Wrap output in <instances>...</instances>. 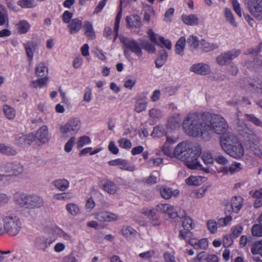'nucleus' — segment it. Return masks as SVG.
<instances>
[{
  "instance_id": "obj_1",
  "label": "nucleus",
  "mask_w": 262,
  "mask_h": 262,
  "mask_svg": "<svg viewBox=\"0 0 262 262\" xmlns=\"http://www.w3.org/2000/svg\"><path fill=\"white\" fill-rule=\"evenodd\" d=\"M201 154V146L181 142L177 145L173 151V155L185 163L186 166L191 169H200L206 173L209 172V168L203 167L198 160Z\"/></svg>"
},
{
  "instance_id": "obj_2",
  "label": "nucleus",
  "mask_w": 262,
  "mask_h": 262,
  "mask_svg": "<svg viewBox=\"0 0 262 262\" xmlns=\"http://www.w3.org/2000/svg\"><path fill=\"white\" fill-rule=\"evenodd\" d=\"M205 113L200 114L195 112L188 113L183 121V128L189 136L209 139L206 127Z\"/></svg>"
},
{
  "instance_id": "obj_3",
  "label": "nucleus",
  "mask_w": 262,
  "mask_h": 262,
  "mask_svg": "<svg viewBox=\"0 0 262 262\" xmlns=\"http://www.w3.org/2000/svg\"><path fill=\"white\" fill-rule=\"evenodd\" d=\"M205 114L206 127L209 134V138L211 137L213 133L222 134L227 131L228 125L222 116L208 112H206Z\"/></svg>"
},
{
  "instance_id": "obj_4",
  "label": "nucleus",
  "mask_w": 262,
  "mask_h": 262,
  "mask_svg": "<svg viewBox=\"0 0 262 262\" xmlns=\"http://www.w3.org/2000/svg\"><path fill=\"white\" fill-rule=\"evenodd\" d=\"M15 203L20 206L27 208H37L43 205V199L36 194H28L17 192L14 195Z\"/></svg>"
},
{
  "instance_id": "obj_5",
  "label": "nucleus",
  "mask_w": 262,
  "mask_h": 262,
  "mask_svg": "<svg viewBox=\"0 0 262 262\" xmlns=\"http://www.w3.org/2000/svg\"><path fill=\"white\" fill-rule=\"evenodd\" d=\"M4 223L5 233L11 236L17 235L22 229V223L19 218L16 215L10 213L2 216Z\"/></svg>"
},
{
  "instance_id": "obj_6",
  "label": "nucleus",
  "mask_w": 262,
  "mask_h": 262,
  "mask_svg": "<svg viewBox=\"0 0 262 262\" xmlns=\"http://www.w3.org/2000/svg\"><path fill=\"white\" fill-rule=\"evenodd\" d=\"M81 122L77 117L70 119L65 124L59 127V131L62 137L66 138L69 135L76 134L80 129Z\"/></svg>"
},
{
  "instance_id": "obj_7",
  "label": "nucleus",
  "mask_w": 262,
  "mask_h": 262,
  "mask_svg": "<svg viewBox=\"0 0 262 262\" xmlns=\"http://www.w3.org/2000/svg\"><path fill=\"white\" fill-rule=\"evenodd\" d=\"M241 53L239 50L233 49L225 52L216 57L217 63L221 66L228 64L233 59L236 58Z\"/></svg>"
},
{
  "instance_id": "obj_8",
  "label": "nucleus",
  "mask_w": 262,
  "mask_h": 262,
  "mask_svg": "<svg viewBox=\"0 0 262 262\" xmlns=\"http://www.w3.org/2000/svg\"><path fill=\"white\" fill-rule=\"evenodd\" d=\"M119 39L127 49L134 53L137 56H141L142 49L139 43L136 41L121 36H119Z\"/></svg>"
},
{
  "instance_id": "obj_9",
  "label": "nucleus",
  "mask_w": 262,
  "mask_h": 262,
  "mask_svg": "<svg viewBox=\"0 0 262 262\" xmlns=\"http://www.w3.org/2000/svg\"><path fill=\"white\" fill-rule=\"evenodd\" d=\"M247 5L251 14L262 20V0H248Z\"/></svg>"
},
{
  "instance_id": "obj_10",
  "label": "nucleus",
  "mask_w": 262,
  "mask_h": 262,
  "mask_svg": "<svg viewBox=\"0 0 262 262\" xmlns=\"http://www.w3.org/2000/svg\"><path fill=\"white\" fill-rule=\"evenodd\" d=\"M34 137L42 144L48 143L51 139L48 126L43 125L40 127L37 130Z\"/></svg>"
},
{
  "instance_id": "obj_11",
  "label": "nucleus",
  "mask_w": 262,
  "mask_h": 262,
  "mask_svg": "<svg viewBox=\"0 0 262 262\" xmlns=\"http://www.w3.org/2000/svg\"><path fill=\"white\" fill-rule=\"evenodd\" d=\"M224 150L231 157L235 158H240L244 154L243 147L239 142L226 148V149Z\"/></svg>"
},
{
  "instance_id": "obj_12",
  "label": "nucleus",
  "mask_w": 262,
  "mask_h": 262,
  "mask_svg": "<svg viewBox=\"0 0 262 262\" xmlns=\"http://www.w3.org/2000/svg\"><path fill=\"white\" fill-rule=\"evenodd\" d=\"M239 142L238 138L231 133H227L224 135L220 139L221 146L223 150L226 148Z\"/></svg>"
},
{
  "instance_id": "obj_13",
  "label": "nucleus",
  "mask_w": 262,
  "mask_h": 262,
  "mask_svg": "<svg viewBox=\"0 0 262 262\" xmlns=\"http://www.w3.org/2000/svg\"><path fill=\"white\" fill-rule=\"evenodd\" d=\"M243 199L239 196H235L232 198L230 205H227L225 209V213L227 212H230V209H232V211L237 213L241 209L243 204Z\"/></svg>"
},
{
  "instance_id": "obj_14",
  "label": "nucleus",
  "mask_w": 262,
  "mask_h": 262,
  "mask_svg": "<svg viewBox=\"0 0 262 262\" xmlns=\"http://www.w3.org/2000/svg\"><path fill=\"white\" fill-rule=\"evenodd\" d=\"M34 140V135L32 134L26 135L20 134L16 137V143L20 146L24 147L30 145Z\"/></svg>"
},
{
  "instance_id": "obj_15",
  "label": "nucleus",
  "mask_w": 262,
  "mask_h": 262,
  "mask_svg": "<svg viewBox=\"0 0 262 262\" xmlns=\"http://www.w3.org/2000/svg\"><path fill=\"white\" fill-rule=\"evenodd\" d=\"M190 71L197 74L205 75L210 73V68L206 63H199L193 64L190 68Z\"/></svg>"
},
{
  "instance_id": "obj_16",
  "label": "nucleus",
  "mask_w": 262,
  "mask_h": 262,
  "mask_svg": "<svg viewBox=\"0 0 262 262\" xmlns=\"http://www.w3.org/2000/svg\"><path fill=\"white\" fill-rule=\"evenodd\" d=\"M31 27L29 22L25 19L19 20L15 25V30L18 34H27Z\"/></svg>"
},
{
  "instance_id": "obj_17",
  "label": "nucleus",
  "mask_w": 262,
  "mask_h": 262,
  "mask_svg": "<svg viewBox=\"0 0 262 262\" xmlns=\"http://www.w3.org/2000/svg\"><path fill=\"white\" fill-rule=\"evenodd\" d=\"M51 243H48V238L43 236H39L36 237L33 243L34 247L38 250H42L45 251L49 246Z\"/></svg>"
},
{
  "instance_id": "obj_18",
  "label": "nucleus",
  "mask_w": 262,
  "mask_h": 262,
  "mask_svg": "<svg viewBox=\"0 0 262 262\" xmlns=\"http://www.w3.org/2000/svg\"><path fill=\"white\" fill-rule=\"evenodd\" d=\"M188 243L192 246L195 249H206L208 246V243L206 238H203L198 240L195 238H190L188 241Z\"/></svg>"
},
{
  "instance_id": "obj_19",
  "label": "nucleus",
  "mask_w": 262,
  "mask_h": 262,
  "mask_svg": "<svg viewBox=\"0 0 262 262\" xmlns=\"http://www.w3.org/2000/svg\"><path fill=\"white\" fill-rule=\"evenodd\" d=\"M95 218L100 222H111L114 220V215L107 211H99L94 213Z\"/></svg>"
},
{
  "instance_id": "obj_20",
  "label": "nucleus",
  "mask_w": 262,
  "mask_h": 262,
  "mask_svg": "<svg viewBox=\"0 0 262 262\" xmlns=\"http://www.w3.org/2000/svg\"><path fill=\"white\" fill-rule=\"evenodd\" d=\"M68 27L71 34L77 33L82 28V21L78 18H74L70 21Z\"/></svg>"
},
{
  "instance_id": "obj_21",
  "label": "nucleus",
  "mask_w": 262,
  "mask_h": 262,
  "mask_svg": "<svg viewBox=\"0 0 262 262\" xmlns=\"http://www.w3.org/2000/svg\"><path fill=\"white\" fill-rule=\"evenodd\" d=\"M126 20L130 28H138L141 26V18L138 15H132L127 17Z\"/></svg>"
},
{
  "instance_id": "obj_22",
  "label": "nucleus",
  "mask_w": 262,
  "mask_h": 262,
  "mask_svg": "<svg viewBox=\"0 0 262 262\" xmlns=\"http://www.w3.org/2000/svg\"><path fill=\"white\" fill-rule=\"evenodd\" d=\"M35 74L39 77H48V69L45 63L39 62L36 65Z\"/></svg>"
},
{
  "instance_id": "obj_23",
  "label": "nucleus",
  "mask_w": 262,
  "mask_h": 262,
  "mask_svg": "<svg viewBox=\"0 0 262 262\" xmlns=\"http://www.w3.org/2000/svg\"><path fill=\"white\" fill-rule=\"evenodd\" d=\"M66 208L67 212L72 216H75L81 212V209L77 204L70 203L66 205Z\"/></svg>"
},
{
  "instance_id": "obj_24",
  "label": "nucleus",
  "mask_w": 262,
  "mask_h": 262,
  "mask_svg": "<svg viewBox=\"0 0 262 262\" xmlns=\"http://www.w3.org/2000/svg\"><path fill=\"white\" fill-rule=\"evenodd\" d=\"M182 18L183 22L187 25L196 26L199 24V18L195 14L183 15Z\"/></svg>"
},
{
  "instance_id": "obj_25",
  "label": "nucleus",
  "mask_w": 262,
  "mask_h": 262,
  "mask_svg": "<svg viewBox=\"0 0 262 262\" xmlns=\"http://www.w3.org/2000/svg\"><path fill=\"white\" fill-rule=\"evenodd\" d=\"M186 39L184 37H180L175 45L176 53L183 56L184 54V49L185 47Z\"/></svg>"
},
{
  "instance_id": "obj_26",
  "label": "nucleus",
  "mask_w": 262,
  "mask_h": 262,
  "mask_svg": "<svg viewBox=\"0 0 262 262\" xmlns=\"http://www.w3.org/2000/svg\"><path fill=\"white\" fill-rule=\"evenodd\" d=\"M160 192L161 196L164 199H169L172 195L176 196L179 193L177 190L172 192L170 188L165 186H162L160 188Z\"/></svg>"
},
{
  "instance_id": "obj_27",
  "label": "nucleus",
  "mask_w": 262,
  "mask_h": 262,
  "mask_svg": "<svg viewBox=\"0 0 262 262\" xmlns=\"http://www.w3.org/2000/svg\"><path fill=\"white\" fill-rule=\"evenodd\" d=\"M83 29L85 36L90 39H93L95 37V33L92 24L89 21H86L84 25Z\"/></svg>"
},
{
  "instance_id": "obj_28",
  "label": "nucleus",
  "mask_w": 262,
  "mask_h": 262,
  "mask_svg": "<svg viewBox=\"0 0 262 262\" xmlns=\"http://www.w3.org/2000/svg\"><path fill=\"white\" fill-rule=\"evenodd\" d=\"M143 213L146 215L151 220V223L154 226L160 225V222L159 217L156 215V212L154 210H146L144 211Z\"/></svg>"
},
{
  "instance_id": "obj_29",
  "label": "nucleus",
  "mask_w": 262,
  "mask_h": 262,
  "mask_svg": "<svg viewBox=\"0 0 262 262\" xmlns=\"http://www.w3.org/2000/svg\"><path fill=\"white\" fill-rule=\"evenodd\" d=\"M159 57L155 61V64L157 68L161 67L165 62L167 58V52L164 49H162L159 51Z\"/></svg>"
},
{
  "instance_id": "obj_30",
  "label": "nucleus",
  "mask_w": 262,
  "mask_h": 262,
  "mask_svg": "<svg viewBox=\"0 0 262 262\" xmlns=\"http://www.w3.org/2000/svg\"><path fill=\"white\" fill-rule=\"evenodd\" d=\"M101 185L105 191L110 194L114 193V185L113 182L104 179L101 181Z\"/></svg>"
},
{
  "instance_id": "obj_31",
  "label": "nucleus",
  "mask_w": 262,
  "mask_h": 262,
  "mask_svg": "<svg viewBox=\"0 0 262 262\" xmlns=\"http://www.w3.org/2000/svg\"><path fill=\"white\" fill-rule=\"evenodd\" d=\"M54 185L58 190L64 191L69 187L70 183L66 179H59L54 182Z\"/></svg>"
},
{
  "instance_id": "obj_32",
  "label": "nucleus",
  "mask_w": 262,
  "mask_h": 262,
  "mask_svg": "<svg viewBox=\"0 0 262 262\" xmlns=\"http://www.w3.org/2000/svg\"><path fill=\"white\" fill-rule=\"evenodd\" d=\"M91 143V139L89 136H82L77 139L76 144L77 148L81 149L83 147L90 144Z\"/></svg>"
},
{
  "instance_id": "obj_33",
  "label": "nucleus",
  "mask_w": 262,
  "mask_h": 262,
  "mask_svg": "<svg viewBox=\"0 0 262 262\" xmlns=\"http://www.w3.org/2000/svg\"><path fill=\"white\" fill-rule=\"evenodd\" d=\"M116 165H118L120 168L123 170L130 171H133L135 170V166L129 165L125 160L117 159L116 160Z\"/></svg>"
},
{
  "instance_id": "obj_34",
  "label": "nucleus",
  "mask_w": 262,
  "mask_h": 262,
  "mask_svg": "<svg viewBox=\"0 0 262 262\" xmlns=\"http://www.w3.org/2000/svg\"><path fill=\"white\" fill-rule=\"evenodd\" d=\"M17 5L22 8L31 9L35 7L37 3L35 0H19Z\"/></svg>"
},
{
  "instance_id": "obj_35",
  "label": "nucleus",
  "mask_w": 262,
  "mask_h": 262,
  "mask_svg": "<svg viewBox=\"0 0 262 262\" xmlns=\"http://www.w3.org/2000/svg\"><path fill=\"white\" fill-rule=\"evenodd\" d=\"M250 91L255 93L262 94V82L253 81L249 83Z\"/></svg>"
},
{
  "instance_id": "obj_36",
  "label": "nucleus",
  "mask_w": 262,
  "mask_h": 262,
  "mask_svg": "<svg viewBox=\"0 0 262 262\" xmlns=\"http://www.w3.org/2000/svg\"><path fill=\"white\" fill-rule=\"evenodd\" d=\"M48 80V77H40L31 81V86L34 88H42L47 84Z\"/></svg>"
},
{
  "instance_id": "obj_37",
  "label": "nucleus",
  "mask_w": 262,
  "mask_h": 262,
  "mask_svg": "<svg viewBox=\"0 0 262 262\" xmlns=\"http://www.w3.org/2000/svg\"><path fill=\"white\" fill-rule=\"evenodd\" d=\"M10 173L14 175H18L23 173L24 171L23 166L17 163H11Z\"/></svg>"
},
{
  "instance_id": "obj_38",
  "label": "nucleus",
  "mask_w": 262,
  "mask_h": 262,
  "mask_svg": "<svg viewBox=\"0 0 262 262\" xmlns=\"http://www.w3.org/2000/svg\"><path fill=\"white\" fill-rule=\"evenodd\" d=\"M169 209H167V211L166 214H167L170 218L175 219L177 217H179L181 218L183 217L185 215V211L183 210V214L182 215L179 214L177 209L173 206L170 205H169Z\"/></svg>"
},
{
  "instance_id": "obj_39",
  "label": "nucleus",
  "mask_w": 262,
  "mask_h": 262,
  "mask_svg": "<svg viewBox=\"0 0 262 262\" xmlns=\"http://www.w3.org/2000/svg\"><path fill=\"white\" fill-rule=\"evenodd\" d=\"M236 128L239 134L243 136H245L250 130L246 124L243 122H240L238 120L236 123Z\"/></svg>"
},
{
  "instance_id": "obj_40",
  "label": "nucleus",
  "mask_w": 262,
  "mask_h": 262,
  "mask_svg": "<svg viewBox=\"0 0 262 262\" xmlns=\"http://www.w3.org/2000/svg\"><path fill=\"white\" fill-rule=\"evenodd\" d=\"M146 103L145 99H139L135 104V111L138 113L145 111L146 108Z\"/></svg>"
},
{
  "instance_id": "obj_41",
  "label": "nucleus",
  "mask_w": 262,
  "mask_h": 262,
  "mask_svg": "<svg viewBox=\"0 0 262 262\" xmlns=\"http://www.w3.org/2000/svg\"><path fill=\"white\" fill-rule=\"evenodd\" d=\"M0 152L6 155L11 156L15 155L16 154L15 150L3 143H0Z\"/></svg>"
},
{
  "instance_id": "obj_42",
  "label": "nucleus",
  "mask_w": 262,
  "mask_h": 262,
  "mask_svg": "<svg viewBox=\"0 0 262 262\" xmlns=\"http://www.w3.org/2000/svg\"><path fill=\"white\" fill-rule=\"evenodd\" d=\"M3 112L6 117L9 119H12L15 116V110L8 105H5L3 106Z\"/></svg>"
},
{
  "instance_id": "obj_43",
  "label": "nucleus",
  "mask_w": 262,
  "mask_h": 262,
  "mask_svg": "<svg viewBox=\"0 0 262 262\" xmlns=\"http://www.w3.org/2000/svg\"><path fill=\"white\" fill-rule=\"evenodd\" d=\"M225 15L227 21L233 27H237V24L234 20L233 15L230 9L227 8L225 9Z\"/></svg>"
},
{
  "instance_id": "obj_44",
  "label": "nucleus",
  "mask_w": 262,
  "mask_h": 262,
  "mask_svg": "<svg viewBox=\"0 0 262 262\" xmlns=\"http://www.w3.org/2000/svg\"><path fill=\"white\" fill-rule=\"evenodd\" d=\"M202 178L201 177L190 176L185 181L188 185L198 186L200 185Z\"/></svg>"
},
{
  "instance_id": "obj_45",
  "label": "nucleus",
  "mask_w": 262,
  "mask_h": 262,
  "mask_svg": "<svg viewBox=\"0 0 262 262\" xmlns=\"http://www.w3.org/2000/svg\"><path fill=\"white\" fill-rule=\"evenodd\" d=\"M201 45L202 46V50L206 52H209L218 48V46L216 44L210 43L205 40L201 41Z\"/></svg>"
},
{
  "instance_id": "obj_46",
  "label": "nucleus",
  "mask_w": 262,
  "mask_h": 262,
  "mask_svg": "<svg viewBox=\"0 0 262 262\" xmlns=\"http://www.w3.org/2000/svg\"><path fill=\"white\" fill-rule=\"evenodd\" d=\"M140 41V45L145 50L151 53L155 52L156 49L154 46L149 42L148 40H143Z\"/></svg>"
},
{
  "instance_id": "obj_47",
  "label": "nucleus",
  "mask_w": 262,
  "mask_h": 262,
  "mask_svg": "<svg viewBox=\"0 0 262 262\" xmlns=\"http://www.w3.org/2000/svg\"><path fill=\"white\" fill-rule=\"evenodd\" d=\"M251 252L253 254H260L262 256V240L255 243L252 247Z\"/></svg>"
},
{
  "instance_id": "obj_48",
  "label": "nucleus",
  "mask_w": 262,
  "mask_h": 262,
  "mask_svg": "<svg viewBox=\"0 0 262 262\" xmlns=\"http://www.w3.org/2000/svg\"><path fill=\"white\" fill-rule=\"evenodd\" d=\"M121 232L124 236L129 237H134L137 234V231L129 226L123 227Z\"/></svg>"
},
{
  "instance_id": "obj_49",
  "label": "nucleus",
  "mask_w": 262,
  "mask_h": 262,
  "mask_svg": "<svg viewBox=\"0 0 262 262\" xmlns=\"http://www.w3.org/2000/svg\"><path fill=\"white\" fill-rule=\"evenodd\" d=\"M76 139L74 136H72L66 143L64 146V150L67 152H70L72 151L73 146L75 143Z\"/></svg>"
},
{
  "instance_id": "obj_50",
  "label": "nucleus",
  "mask_w": 262,
  "mask_h": 262,
  "mask_svg": "<svg viewBox=\"0 0 262 262\" xmlns=\"http://www.w3.org/2000/svg\"><path fill=\"white\" fill-rule=\"evenodd\" d=\"M25 48L27 55L29 59L31 61L34 55L33 46L32 43L28 42L25 45Z\"/></svg>"
},
{
  "instance_id": "obj_51",
  "label": "nucleus",
  "mask_w": 262,
  "mask_h": 262,
  "mask_svg": "<svg viewBox=\"0 0 262 262\" xmlns=\"http://www.w3.org/2000/svg\"><path fill=\"white\" fill-rule=\"evenodd\" d=\"M251 233L255 236H262V226L259 224H254L252 228Z\"/></svg>"
},
{
  "instance_id": "obj_52",
  "label": "nucleus",
  "mask_w": 262,
  "mask_h": 262,
  "mask_svg": "<svg viewBox=\"0 0 262 262\" xmlns=\"http://www.w3.org/2000/svg\"><path fill=\"white\" fill-rule=\"evenodd\" d=\"M202 159L204 163L206 165H211L213 162V159L210 152L208 151L204 152L202 156Z\"/></svg>"
},
{
  "instance_id": "obj_53",
  "label": "nucleus",
  "mask_w": 262,
  "mask_h": 262,
  "mask_svg": "<svg viewBox=\"0 0 262 262\" xmlns=\"http://www.w3.org/2000/svg\"><path fill=\"white\" fill-rule=\"evenodd\" d=\"M83 58L79 55L75 56L72 62V66L74 69H79L82 65Z\"/></svg>"
},
{
  "instance_id": "obj_54",
  "label": "nucleus",
  "mask_w": 262,
  "mask_h": 262,
  "mask_svg": "<svg viewBox=\"0 0 262 262\" xmlns=\"http://www.w3.org/2000/svg\"><path fill=\"white\" fill-rule=\"evenodd\" d=\"M188 45L193 49H197L199 45V41L196 36L191 35L187 39Z\"/></svg>"
},
{
  "instance_id": "obj_55",
  "label": "nucleus",
  "mask_w": 262,
  "mask_h": 262,
  "mask_svg": "<svg viewBox=\"0 0 262 262\" xmlns=\"http://www.w3.org/2000/svg\"><path fill=\"white\" fill-rule=\"evenodd\" d=\"M164 133V128L163 126L158 125L154 128L151 136L153 137H159Z\"/></svg>"
},
{
  "instance_id": "obj_56",
  "label": "nucleus",
  "mask_w": 262,
  "mask_h": 262,
  "mask_svg": "<svg viewBox=\"0 0 262 262\" xmlns=\"http://www.w3.org/2000/svg\"><path fill=\"white\" fill-rule=\"evenodd\" d=\"M245 116H246L248 120L251 121L255 125L262 127V122L258 118L254 116L253 115L245 114Z\"/></svg>"
},
{
  "instance_id": "obj_57",
  "label": "nucleus",
  "mask_w": 262,
  "mask_h": 262,
  "mask_svg": "<svg viewBox=\"0 0 262 262\" xmlns=\"http://www.w3.org/2000/svg\"><path fill=\"white\" fill-rule=\"evenodd\" d=\"M9 19L7 13L2 10L0 11V26L8 25Z\"/></svg>"
},
{
  "instance_id": "obj_58",
  "label": "nucleus",
  "mask_w": 262,
  "mask_h": 262,
  "mask_svg": "<svg viewBox=\"0 0 262 262\" xmlns=\"http://www.w3.org/2000/svg\"><path fill=\"white\" fill-rule=\"evenodd\" d=\"M55 232L59 237L62 238L64 240L69 241L71 239L70 235L60 228H56L55 230Z\"/></svg>"
},
{
  "instance_id": "obj_59",
  "label": "nucleus",
  "mask_w": 262,
  "mask_h": 262,
  "mask_svg": "<svg viewBox=\"0 0 262 262\" xmlns=\"http://www.w3.org/2000/svg\"><path fill=\"white\" fill-rule=\"evenodd\" d=\"M118 142L120 147L125 149H130L132 146L130 141L125 138H122L119 140Z\"/></svg>"
},
{
  "instance_id": "obj_60",
  "label": "nucleus",
  "mask_w": 262,
  "mask_h": 262,
  "mask_svg": "<svg viewBox=\"0 0 262 262\" xmlns=\"http://www.w3.org/2000/svg\"><path fill=\"white\" fill-rule=\"evenodd\" d=\"M11 162L0 163V172L10 173L11 172Z\"/></svg>"
},
{
  "instance_id": "obj_61",
  "label": "nucleus",
  "mask_w": 262,
  "mask_h": 262,
  "mask_svg": "<svg viewBox=\"0 0 262 262\" xmlns=\"http://www.w3.org/2000/svg\"><path fill=\"white\" fill-rule=\"evenodd\" d=\"M242 169L241 165L239 163L235 162L228 167V170L231 174L239 171Z\"/></svg>"
},
{
  "instance_id": "obj_62",
  "label": "nucleus",
  "mask_w": 262,
  "mask_h": 262,
  "mask_svg": "<svg viewBox=\"0 0 262 262\" xmlns=\"http://www.w3.org/2000/svg\"><path fill=\"white\" fill-rule=\"evenodd\" d=\"M183 227L184 229H192L193 227V221L189 217H185V219L183 221Z\"/></svg>"
},
{
  "instance_id": "obj_63",
  "label": "nucleus",
  "mask_w": 262,
  "mask_h": 262,
  "mask_svg": "<svg viewBox=\"0 0 262 262\" xmlns=\"http://www.w3.org/2000/svg\"><path fill=\"white\" fill-rule=\"evenodd\" d=\"M95 206V203L92 198L86 201L85 209L87 212H91Z\"/></svg>"
},
{
  "instance_id": "obj_64",
  "label": "nucleus",
  "mask_w": 262,
  "mask_h": 262,
  "mask_svg": "<svg viewBox=\"0 0 262 262\" xmlns=\"http://www.w3.org/2000/svg\"><path fill=\"white\" fill-rule=\"evenodd\" d=\"M149 115L154 119H158L162 117V112L157 108H152L149 111Z\"/></svg>"
}]
</instances>
